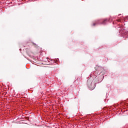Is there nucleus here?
I'll return each instance as SVG.
<instances>
[{"mask_svg":"<svg viewBox=\"0 0 128 128\" xmlns=\"http://www.w3.org/2000/svg\"><path fill=\"white\" fill-rule=\"evenodd\" d=\"M102 74H104V73H102Z\"/></svg>","mask_w":128,"mask_h":128,"instance_id":"obj_7","label":"nucleus"},{"mask_svg":"<svg viewBox=\"0 0 128 128\" xmlns=\"http://www.w3.org/2000/svg\"><path fill=\"white\" fill-rule=\"evenodd\" d=\"M118 16H120V14H119Z\"/></svg>","mask_w":128,"mask_h":128,"instance_id":"obj_8","label":"nucleus"},{"mask_svg":"<svg viewBox=\"0 0 128 128\" xmlns=\"http://www.w3.org/2000/svg\"><path fill=\"white\" fill-rule=\"evenodd\" d=\"M108 22V19H106L102 21V23H100V22H96L95 23H94L93 26H96V24H106Z\"/></svg>","mask_w":128,"mask_h":128,"instance_id":"obj_2","label":"nucleus"},{"mask_svg":"<svg viewBox=\"0 0 128 128\" xmlns=\"http://www.w3.org/2000/svg\"><path fill=\"white\" fill-rule=\"evenodd\" d=\"M122 18H120L119 20H118L117 21L118 22H122Z\"/></svg>","mask_w":128,"mask_h":128,"instance_id":"obj_5","label":"nucleus"},{"mask_svg":"<svg viewBox=\"0 0 128 128\" xmlns=\"http://www.w3.org/2000/svg\"><path fill=\"white\" fill-rule=\"evenodd\" d=\"M93 85V86L92 87L91 86ZM91 86H88V88H91V90H94V88H96V84H94V82H92L90 84Z\"/></svg>","mask_w":128,"mask_h":128,"instance_id":"obj_3","label":"nucleus"},{"mask_svg":"<svg viewBox=\"0 0 128 128\" xmlns=\"http://www.w3.org/2000/svg\"><path fill=\"white\" fill-rule=\"evenodd\" d=\"M88 82H90V80H88L87 82L88 84Z\"/></svg>","mask_w":128,"mask_h":128,"instance_id":"obj_6","label":"nucleus"},{"mask_svg":"<svg viewBox=\"0 0 128 128\" xmlns=\"http://www.w3.org/2000/svg\"><path fill=\"white\" fill-rule=\"evenodd\" d=\"M120 34H122V36H124V38H128V32L124 30V28L122 27L120 28Z\"/></svg>","mask_w":128,"mask_h":128,"instance_id":"obj_1","label":"nucleus"},{"mask_svg":"<svg viewBox=\"0 0 128 128\" xmlns=\"http://www.w3.org/2000/svg\"><path fill=\"white\" fill-rule=\"evenodd\" d=\"M102 72H104V69L103 68H100L98 71V74H102Z\"/></svg>","mask_w":128,"mask_h":128,"instance_id":"obj_4","label":"nucleus"}]
</instances>
